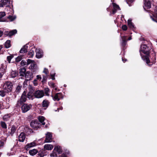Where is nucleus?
Listing matches in <instances>:
<instances>
[{
	"mask_svg": "<svg viewBox=\"0 0 157 157\" xmlns=\"http://www.w3.org/2000/svg\"><path fill=\"white\" fill-rule=\"evenodd\" d=\"M62 157H67V156L65 155H63Z\"/></svg>",
	"mask_w": 157,
	"mask_h": 157,
	"instance_id": "052dcab7",
	"label": "nucleus"
},
{
	"mask_svg": "<svg viewBox=\"0 0 157 157\" xmlns=\"http://www.w3.org/2000/svg\"><path fill=\"white\" fill-rule=\"evenodd\" d=\"M21 64L22 66L28 65V60H27V62L25 61V60H22L21 62Z\"/></svg>",
	"mask_w": 157,
	"mask_h": 157,
	"instance_id": "e433bc0d",
	"label": "nucleus"
},
{
	"mask_svg": "<svg viewBox=\"0 0 157 157\" xmlns=\"http://www.w3.org/2000/svg\"><path fill=\"white\" fill-rule=\"evenodd\" d=\"M31 64L29 68L33 71H34V70L36 69V65L35 61L34 60L30 59H28V64Z\"/></svg>",
	"mask_w": 157,
	"mask_h": 157,
	"instance_id": "20e7f679",
	"label": "nucleus"
},
{
	"mask_svg": "<svg viewBox=\"0 0 157 157\" xmlns=\"http://www.w3.org/2000/svg\"><path fill=\"white\" fill-rule=\"evenodd\" d=\"M2 107V105L1 104H0V109H1Z\"/></svg>",
	"mask_w": 157,
	"mask_h": 157,
	"instance_id": "0e129e2a",
	"label": "nucleus"
},
{
	"mask_svg": "<svg viewBox=\"0 0 157 157\" xmlns=\"http://www.w3.org/2000/svg\"><path fill=\"white\" fill-rule=\"evenodd\" d=\"M45 93V94L47 96L49 95V92H50V90L48 88H46L44 89Z\"/></svg>",
	"mask_w": 157,
	"mask_h": 157,
	"instance_id": "4c0bfd02",
	"label": "nucleus"
},
{
	"mask_svg": "<svg viewBox=\"0 0 157 157\" xmlns=\"http://www.w3.org/2000/svg\"><path fill=\"white\" fill-rule=\"evenodd\" d=\"M122 28L123 30L125 31L127 30V27L126 25H124L122 26Z\"/></svg>",
	"mask_w": 157,
	"mask_h": 157,
	"instance_id": "a18cd8bd",
	"label": "nucleus"
},
{
	"mask_svg": "<svg viewBox=\"0 0 157 157\" xmlns=\"http://www.w3.org/2000/svg\"><path fill=\"white\" fill-rule=\"evenodd\" d=\"M151 0H144V5L143 7L145 10L149 9L151 7Z\"/></svg>",
	"mask_w": 157,
	"mask_h": 157,
	"instance_id": "1a4fd4ad",
	"label": "nucleus"
},
{
	"mask_svg": "<svg viewBox=\"0 0 157 157\" xmlns=\"http://www.w3.org/2000/svg\"><path fill=\"white\" fill-rule=\"evenodd\" d=\"M26 70L25 68H22L21 69L20 71V76H21V78H22L25 75L26 73Z\"/></svg>",
	"mask_w": 157,
	"mask_h": 157,
	"instance_id": "dca6fc26",
	"label": "nucleus"
},
{
	"mask_svg": "<svg viewBox=\"0 0 157 157\" xmlns=\"http://www.w3.org/2000/svg\"><path fill=\"white\" fill-rule=\"evenodd\" d=\"M37 81L36 79H35L33 81V84L35 86H36L37 85Z\"/></svg>",
	"mask_w": 157,
	"mask_h": 157,
	"instance_id": "09e8293b",
	"label": "nucleus"
},
{
	"mask_svg": "<svg viewBox=\"0 0 157 157\" xmlns=\"http://www.w3.org/2000/svg\"><path fill=\"white\" fill-rule=\"evenodd\" d=\"M107 10L108 11H109V8H107Z\"/></svg>",
	"mask_w": 157,
	"mask_h": 157,
	"instance_id": "e2e57ef3",
	"label": "nucleus"
},
{
	"mask_svg": "<svg viewBox=\"0 0 157 157\" xmlns=\"http://www.w3.org/2000/svg\"><path fill=\"white\" fill-rule=\"evenodd\" d=\"M122 60L123 61L124 63V62H125V61H126V60H125V61H124V59H122Z\"/></svg>",
	"mask_w": 157,
	"mask_h": 157,
	"instance_id": "680f3d73",
	"label": "nucleus"
},
{
	"mask_svg": "<svg viewBox=\"0 0 157 157\" xmlns=\"http://www.w3.org/2000/svg\"><path fill=\"white\" fill-rule=\"evenodd\" d=\"M54 88V89L55 90H57V87L56 86H55V88Z\"/></svg>",
	"mask_w": 157,
	"mask_h": 157,
	"instance_id": "4d7b16f0",
	"label": "nucleus"
},
{
	"mask_svg": "<svg viewBox=\"0 0 157 157\" xmlns=\"http://www.w3.org/2000/svg\"><path fill=\"white\" fill-rule=\"evenodd\" d=\"M16 130V128L14 126L12 127L11 129V132H10V134L11 135H12L14 133Z\"/></svg>",
	"mask_w": 157,
	"mask_h": 157,
	"instance_id": "c756f323",
	"label": "nucleus"
},
{
	"mask_svg": "<svg viewBox=\"0 0 157 157\" xmlns=\"http://www.w3.org/2000/svg\"><path fill=\"white\" fill-rule=\"evenodd\" d=\"M7 18L10 20V21H13L15 20L16 18V17L15 16H9Z\"/></svg>",
	"mask_w": 157,
	"mask_h": 157,
	"instance_id": "72a5a7b5",
	"label": "nucleus"
},
{
	"mask_svg": "<svg viewBox=\"0 0 157 157\" xmlns=\"http://www.w3.org/2000/svg\"><path fill=\"white\" fill-rule=\"evenodd\" d=\"M2 46L0 45V50H1L2 49Z\"/></svg>",
	"mask_w": 157,
	"mask_h": 157,
	"instance_id": "bf43d9fd",
	"label": "nucleus"
},
{
	"mask_svg": "<svg viewBox=\"0 0 157 157\" xmlns=\"http://www.w3.org/2000/svg\"><path fill=\"white\" fill-rule=\"evenodd\" d=\"M55 74V71H52L51 72V76L52 80H54L55 79V78L54 77Z\"/></svg>",
	"mask_w": 157,
	"mask_h": 157,
	"instance_id": "c9c22d12",
	"label": "nucleus"
},
{
	"mask_svg": "<svg viewBox=\"0 0 157 157\" xmlns=\"http://www.w3.org/2000/svg\"><path fill=\"white\" fill-rule=\"evenodd\" d=\"M22 59V56H18L16 59V61L17 62H18L21 61Z\"/></svg>",
	"mask_w": 157,
	"mask_h": 157,
	"instance_id": "79ce46f5",
	"label": "nucleus"
},
{
	"mask_svg": "<svg viewBox=\"0 0 157 157\" xmlns=\"http://www.w3.org/2000/svg\"><path fill=\"white\" fill-rule=\"evenodd\" d=\"M26 93L25 92V91H24L19 101L20 103H21L25 102L26 101Z\"/></svg>",
	"mask_w": 157,
	"mask_h": 157,
	"instance_id": "ddd939ff",
	"label": "nucleus"
},
{
	"mask_svg": "<svg viewBox=\"0 0 157 157\" xmlns=\"http://www.w3.org/2000/svg\"><path fill=\"white\" fill-rule=\"evenodd\" d=\"M32 92V93H33L34 90L32 88H31V89L30 90V91L29 92Z\"/></svg>",
	"mask_w": 157,
	"mask_h": 157,
	"instance_id": "5fc2aeb1",
	"label": "nucleus"
},
{
	"mask_svg": "<svg viewBox=\"0 0 157 157\" xmlns=\"http://www.w3.org/2000/svg\"><path fill=\"white\" fill-rule=\"evenodd\" d=\"M5 15L6 13L5 12H0V21L4 22L6 21V20L3 18Z\"/></svg>",
	"mask_w": 157,
	"mask_h": 157,
	"instance_id": "f3484780",
	"label": "nucleus"
},
{
	"mask_svg": "<svg viewBox=\"0 0 157 157\" xmlns=\"http://www.w3.org/2000/svg\"><path fill=\"white\" fill-rule=\"evenodd\" d=\"M151 18L153 21L157 22V8L155 10V14L153 16H151Z\"/></svg>",
	"mask_w": 157,
	"mask_h": 157,
	"instance_id": "aec40b11",
	"label": "nucleus"
},
{
	"mask_svg": "<svg viewBox=\"0 0 157 157\" xmlns=\"http://www.w3.org/2000/svg\"><path fill=\"white\" fill-rule=\"evenodd\" d=\"M18 74L15 71H12L11 74V77L12 78H14L18 75Z\"/></svg>",
	"mask_w": 157,
	"mask_h": 157,
	"instance_id": "c85d7f7f",
	"label": "nucleus"
},
{
	"mask_svg": "<svg viewBox=\"0 0 157 157\" xmlns=\"http://www.w3.org/2000/svg\"><path fill=\"white\" fill-rule=\"evenodd\" d=\"M150 49V48L147 46L145 44H142L141 45L140 49V52L142 59L149 66L152 65L153 63L150 61L147 56L146 55L143 56L141 54V52L146 55H148L149 53V51Z\"/></svg>",
	"mask_w": 157,
	"mask_h": 157,
	"instance_id": "f257e3e1",
	"label": "nucleus"
},
{
	"mask_svg": "<svg viewBox=\"0 0 157 157\" xmlns=\"http://www.w3.org/2000/svg\"><path fill=\"white\" fill-rule=\"evenodd\" d=\"M49 85L53 88H55L56 86L55 84L53 83H52L51 84H50Z\"/></svg>",
	"mask_w": 157,
	"mask_h": 157,
	"instance_id": "8fccbe9b",
	"label": "nucleus"
},
{
	"mask_svg": "<svg viewBox=\"0 0 157 157\" xmlns=\"http://www.w3.org/2000/svg\"><path fill=\"white\" fill-rule=\"evenodd\" d=\"M5 95V92L2 90H0V96L3 97Z\"/></svg>",
	"mask_w": 157,
	"mask_h": 157,
	"instance_id": "a19ab883",
	"label": "nucleus"
},
{
	"mask_svg": "<svg viewBox=\"0 0 157 157\" xmlns=\"http://www.w3.org/2000/svg\"><path fill=\"white\" fill-rule=\"evenodd\" d=\"M122 39L123 41L122 44L123 45H124L125 43L126 42V37L123 36L122 37Z\"/></svg>",
	"mask_w": 157,
	"mask_h": 157,
	"instance_id": "c03bdc74",
	"label": "nucleus"
},
{
	"mask_svg": "<svg viewBox=\"0 0 157 157\" xmlns=\"http://www.w3.org/2000/svg\"><path fill=\"white\" fill-rule=\"evenodd\" d=\"M50 155L51 157H57V155L54 150L50 154Z\"/></svg>",
	"mask_w": 157,
	"mask_h": 157,
	"instance_id": "ea45409f",
	"label": "nucleus"
},
{
	"mask_svg": "<svg viewBox=\"0 0 157 157\" xmlns=\"http://www.w3.org/2000/svg\"><path fill=\"white\" fill-rule=\"evenodd\" d=\"M0 124L2 127L4 129H6L7 128L6 124L4 121H1L0 122Z\"/></svg>",
	"mask_w": 157,
	"mask_h": 157,
	"instance_id": "2f4dec72",
	"label": "nucleus"
},
{
	"mask_svg": "<svg viewBox=\"0 0 157 157\" xmlns=\"http://www.w3.org/2000/svg\"><path fill=\"white\" fill-rule=\"evenodd\" d=\"M13 58V56L12 55L8 56L7 57V60L9 63H10L11 59Z\"/></svg>",
	"mask_w": 157,
	"mask_h": 157,
	"instance_id": "58836bf2",
	"label": "nucleus"
},
{
	"mask_svg": "<svg viewBox=\"0 0 157 157\" xmlns=\"http://www.w3.org/2000/svg\"><path fill=\"white\" fill-rule=\"evenodd\" d=\"M13 84L10 82H6L4 84L3 88L4 89L6 90L7 92L11 91L12 89Z\"/></svg>",
	"mask_w": 157,
	"mask_h": 157,
	"instance_id": "f03ea898",
	"label": "nucleus"
},
{
	"mask_svg": "<svg viewBox=\"0 0 157 157\" xmlns=\"http://www.w3.org/2000/svg\"><path fill=\"white\" fill-rule=\"evenodd\" d=\"M46 139L45 140V142L46 143H49L52 141V135L51 133L48 132L46 134Z\"/></svg>",
	"mask_w": 157,
	"mask_h": 157,
	"instance_id": "9d476101",
	"label": "nucleus"
},
{
	"mask_svg": "<svg viewBox=\"0 0 157 157\" xmlns=\"http://www.w3.org/2000/svg\"><path fill=\"white\" fill-rule=\"evenodd\" d=\"M33 95H34V93H32V92H29L27 95L28 98L29 99H31V98H32Z\"/></svg>",
	"mask_w": 157,
	"mask_h": 157,
	"instance_id": "f704fd0d",
	"label": "nucleus"
},
{
	"mask_svg": "<svg viewBox=\"0 0 157 157\" xmlns=\"http://www.w3.org/2000/svg\"><path fill=\"white\" fill-rule=\"evenodd\" d=\"M38 152V151L36 149H33L30 150L29 151V154L32 156L34 155Z\"/></svg>",
	"mask_w": 157,
	"mask_h": 157,
	"instance_id": "412c9836",
	"label": "nucleus"
},
{
	"mask_svg": "<svg viewBox=\"0 0 157 157\" xmlns=\"http://www.w3.org/2000/svg\"><path fill=\"white\" fill-rule=\"evenodd\" d=\"M34 95L36 98H40L44 96V93L42 90H38L36 91L34 93Z\"/></svg>",
	"mask_w": 157,
	"mask_h": 157,
	"instance_id": "0eeeda50",
	"label": "nucleus"
},
{
	"mask_svg": "<svg viewBox=\"0 0 157 157\" xmlns=\"http://www.w3.org/2000/svg\"><path fill=\"white\" fill-rule=\"evenodd\" d=\"M41 78L40 75H37L36 76V79L37 80H40Z\"/></svg>",
	"mask_w": 157,
	"mask_h": 157,
	"instance_id": "de8ad7c7",
	"label": "nucleus"
},
{
	"mask_svg": "<svg viewBox=\"0 0 157 157\" xmlns=\"http://www.w3.org/2000/svg\"><path fill=\"white\" fill-rule=\"evenodd\" d=\"M10 114H6L4 115L3 117V119L6 121H8L10 118Z\"/></svg>",
	"mask_w": 157,
	"mask_h": 157,
	"instance_id": "cd10ccee",
	"label": "nucleus"
},
{
	"mask_svg": "<svg viewBox=\"0 0 157 157\" xmlns=\"http://www.w3.org/2000/svg\"><path fill=\"white\" fill-rule=\"evenodd\" d=\"M43 72L45 73L46 75H47L48 73V69L44 68L43 71Z\"/></svg>",
	"mask_w": 157,
	"mask_h": 157,
	"instance_id": "49530a36",
	"label": "nucleus"
},
{
	"mask_svg": "<svg viewBox=\"0 0 157 157\" xmlns=\"http://www.w3.org/2000/svg\"><path fill=\"white\" fill-rule=\"evenodd\" d=\"M10 2L9 0H1L0 1V7H3L6 6L7 8H8L9 4Z\"/></svg>",
	"mask_w": 157,
	"mask_h": 157,
	"instance_id": "6e6552de",
	"label": "nucleus"
},
{
	"mask_svg": "<svg viewBox=\"0 0 157 157\" xmlns=\"http://www.w3.org/2000/svg\"><path fill=\"white\" fill-rule=\"evenodd\" d=\"M39 122H40L42 123V124L44 125L45 124V123L44 122L45 119L44 117L42 116H40L38 118Z\"/></svg>",
	"mask_w": 157,
	"mask_h": 157,
	"instance_id": "393cba45",
	"label": "nucleus"
},
{
	"mask_svg": "<svg viewBox=\"0 0 157 157\" xmlns=\"http://www.w3.org/2000/svg\"><path fill=\"white\" fill-rule=\"evenodd\" d=\"M30 124L31 126L35 130L39 128L41 125V124L37 120L32 121Z\"/></svg>",
	"mask_w": 157,
	"mask_h": 157,
	"instance_id": "7ed1b4c3",
	"label": "nucleus"
},
{
	"mask_svg": "<svg viewBox=\"0 0 157 157\" xmlns=\"http://www.w3.org/2000/svg\"><path fill=\"white\" fill-rule=\"evenodd\" d=\"M131 39H132L131 37V36H130V37H128V40H131Z\"/></svg>",
	"mask_w": 157,
	"mask_h": 157,
	"instance_id": "6e6d98bb",
	"label": "nucleus"
},
{
	"mask_svg": "<svg viewBox=\"0 0 157 157\" xmlns=\"http://www.w3.org/2000/svg\"><path fill=\"white\" fill-rule=\"evenodd\" d=\"M113 9L112 11V13L114 14L116 12L117 10H120V8L118 5L114 3H113Z\"/></svg>",
	"mask_w": 157,
	"mask_h": 157,
	"instance_id": "f8f14e48",
	"label": "nucleus"
},
{
	"mask_svg": "<svg viewBox=\"0 0 157 157\" xmlns=\"http://www.w3.org/2000/svg\"><path fill=\"white\" fill-rule=\"evenodd\" d=\"M25 77L27 80H30L31 78L33 77L32 73L30 72L27 71L25 73Z\"/></svg>",
	"mask_w": 157,
	"mask_h": 157,
	"instance_id": "9b49d317",
	"label": "nucleus"
},
{
	"mask_svg": "<svg viewBox=\"0 0 157 157\" xmlns=\"http://www.w3.org/2000/svg\"><path fill=\"white\" fill-rule=\"evenodd\" d=\"M53 146L52 145L50 144H46L44 146V148L47 150H51L53 148Z\"/></svg>",
	"mask_w": 157,
	"mask_h": 157,
	"instance_id": "a211bd4d",
	"label": "nucleus"
},
{
	"mask_svg": "<svg viewBox=\"0 0 157 157\" xmlns=\"http://www.w3.org/2000/svg\"><path fill=\"white\" fill-rule=\"evenodd\" d=\"M22 87L21 86H18L17 87L16 90V91L17 92H19L20 90H21V89Z\"/></svg>",
	"mask_w": 157,
	"mask_h": 157,
	"instance_id": "37998d69",
	"label": "nucleus"
},
{
	"mask_svg": "<svg viewBox=\"0 0 157 157\" xmlns=\"http://www.w3.org/2000/svg\"><path fill=\"white\" fill-rule=\"evenodd\" d=\"M44 80H45V78H44Z\"/></svg>",
	"mask_w": 157,
	"mask_h": 157,
	"instance_id": "774afa93",
	"label": "nucleus"
},
{
	"mask_svg": "<svg viewBox=\"0 0 157 157\" xmlns=\"http://www.w3.org/2000/svg\"><path fill=\"white\" fill-rule=\"evenodd\" d=\"M62 109H63V107H61L60 108H59V109H58V110L60 109V110H62Z\"/></svg>",
	"mask_w": 157,
	"mask_h": 157,
	"instance_id": "13d9d810",
	"label": "nucleus"
},
{
	"mask_svg": "<svg viewBox=\"0 0 157 157\" xmlns=\"http://www.w3.org/2000/svg\"><path fill=\"white\" fill-rule=\"evenodd\" d=\"M54 150L57 151L59 154H61L62 152V150L61 147L59 146H56L54 147Z\"/></svg>",
	"mask_w": 157,
	"mask_h": 157,
	"instance_id": "6ab92c4d",
	"label": "nucleus"
},
{
	"mask_svg": "<svg viewBox=\"0 0 157 157\" xmlns=\"http://www.w3.org/2000/svg\"><path fill=\"white\" fill-rule=\"evenodd\" d=\"M5 46L6 48H8L10 46V41L8 40L6 41L5 44Z\"/></svg>",
	"mask_w": 157,
	"mask_h": 157,
	"instance_id": "473e14b6",
	"label": "nucleus"
},
{
	"mask_svg": "<svg viewBox=\"0 0 157 157\" xmlns=\"http://www.w3.org/2000/svg\"><path fill=\"white\" fill-rule=\"evenodd\" d=\"M135 0H131V2H133Z\"/></svg>",
	"mask_w": 157,
	"mask_h": 157,
	"instance_id": "69168bd1",
	"label": "nucleus"
},
{
	"mask_svg": "<svg viewBox=\"0 0 157 157\" xmlns=\"http://www.w3.org/2000/svg\"><path fill=\"white\" fill-rule=\"evenodd\" d=\"M49 104V101L46 100H44L42 102V106L43 107L47 108Z\"/></svg>",
	"mask_w": 157,
	"mask_h": 157,
	"instance_id": "5701e85b",
	"label": "nucleus"
},
{
	"mask_svg": "<svg viewBox=\"0 0 157 157\" xmlns=\"http://www.w3.org/2000/svg\"><path fill=\"white\" fill-rule=\"evenodd\" d=\"M34 55V50L33 49L30 50L28 54V56L29 58H32Z\"/></svg>",
	"mask_w": 157,
	"mask_h": 157,
	"instance_id": "bb28decb",
	"label": "nucleus"
},
{
	"mask_svg": "<svg viewBox=\"0 0 157 157\" xmlns=\"http://www.w3.org/2000/svg\"><path fill=\"white\" fill-rule=\"evenodd\" d=\"M32 105H28L26 104H24L21 107L22 112L25 113L29 111L31 108Z\"/></svg>",
	"mask_w": 157,
	"mask_h": 157,
	"instance_id": "39448f33",
	"label": "nucleus"
},
{
	"mask_svg": "<svg viewBox=\"0 0 157 157\" xmlns=\"http://www.w3.org/2000/svg\"><path fill=\"white\" fill-rule=\"evenodd\" d=\"M10 9L11 10H12V9L10 8Z\"/></svg>",
	"mask_w": 157,
	"mask_h": 157,
	"instance_id": "338daca9",
	"label": "nucleus"
},
{
	"mask_svg": "<svg viewBox=\"0 0 157 157\" xmlns=\"http://www.w3.org/2000/svg\"><path fill=\"white\" fill-rule=\"evenodd\" d=\"M36 57L38 58H40L42 57L43 55L42 52L39 49H36Z\"/></svg>",
	"mask_w": 157,
	"mask_h": 157,
	"instance_id": "2eb2a0df",
	"label": "nucleus"
},
{
	"mask_svg": "<svg viewBox=\"0 0 157 157\" xmlns=\"http://www.w3.org/2000/svg\"><path fill=\"white\" fill-rule=\"evenodd\" d=\"M52 97L54 101H59L63 98V95L61 93H57L54 96L52 95Z\"/></svg>",
	"mask_w": 157,
	"mask_h": 157,
	"instance_id": "423d86ee",
	"label": "nucleus"
},
{
	"mask_svg": "<svg viewBox=\"0 0 157 157\" xmlns=\"http://www.w3.org/2000/svg\"><path fill=\"white\" fill-rule=\"evenodd\" d=\"M3 32L0 29V37H1V36H2L3 35Z\"/></svg>",
	"mask_w": 157,
	"mask_h": 157,
	"instance_id": "603ef678",
	"label": "nucleus"
},
{
	"mask_svg": "<svg viewBox=\"0 0 157 157\" xmlns=\"http://www.w3.org/2000/svg\"><path fill=\"white\" fill-rule=\"evenodd\" d=\"M4 73V72H2L1 73L0 72V78H1L2 76V75H3Z\"/></svg>",
	"mask_w": 157,
	"mask_h": 157,
	"instance_id": "864d4df0",
	"label": "nucleus"
},
{
	"mask_svg": "<svg viewBox=\"0 0 157 157\" xmlns=\"http://www.w3.org/2000/svg\"><path fill=\"white\" fill-rule=\"evenodd\" d=\"M128 25L131 29H133L134 28V26L132 22L131 19H129L128 21Z\"/></svg>",
	"mask_w": 157,
	"mask_h": 157,
	"instance_id": "4be33fe9",
	"label": "nucleus"
},
{
	"mask_svg": "<svg viewBox=\"0 0 157 157\" xmlns=\"http://www.w3.org/2000/svg\"><path fill=\"white\" fill-rule=\"evenodd\" d=\"M36 145V143L35 142H32L30 144H27L26 146V149L27 150L29 149V148L35 146Z\"/></svg>",
	"mask_w": 157,
	"mask_h": 157,
	"instance_id": "a878e982",
	"label": "nucleus"
},
{
	"mask_svg": "<svg viewBox=\"0 0 157 157\" xmlns=\"http://www.w3.org/2000/svg\"><path fill=\"white\" fill-rule=\"evenodd\" d=\"M25 138V134L23 132H21L18 136V140L20 142H23Z\"/></svg>",
	"mask_w": 157,
	"mask_h": 157,
	"instance_id": "4468645a",
	"label": "nucleus"
},
{
	"mask_svg": "<svg viewBox=\"0 0 157 157\" xmlns=\"http://www.w3.org/2000/svg\"><path fill=\"white\" fill-rule=\"evenodd\" d=\"M17 33V31L16 29L13 30L9 33L8 35L10 36H11L16 33Z\"/></svg>",
	"mask_w": 157,
	"mask_h": 157,
	"instance_id": "7c9ffc66",
	"label": "nucleus"
},
{
	"mask_svg": "<svg viewBox=\"0 0 157 157\" xmlns=\"http://www.w3.org/2000/svg\"><path fill=\"white\" fill-rule=\"evenodd\" d=\"M27 48L28 46L27 45H24L20 50V52L21 53H24L27 52Z\"/></svg>",
	"mask_w": 157,
	"mask_h": 157,
	"instance_id": "b1692460",
	"label": "nucleus"
},
{
	"mask_svg": "<svg viewBox=\"0 0 157 157\" xmlns=\"http://www.w3.org/2000/svg\"><path fill=\"white\" fill-rule=\"evenodd\" d=\"M3 145V143L2 142L0 141V147L2 146Z\"/></svg>",
	"mask_w": 157,
	"mask_h": 157,
	"instance_id": "3c124183",
	"label": "nucleus"
}]
</instances>
